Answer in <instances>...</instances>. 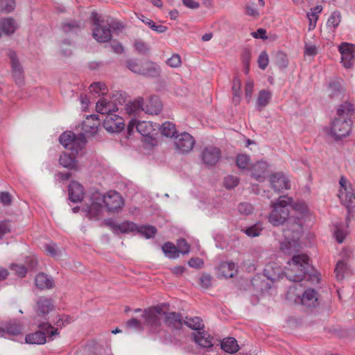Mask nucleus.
Returning a JSON list of instances; mask_svg holds the SVG:
<instances>
[{
    "instance_id": "f257e3e1",
    "label": "nucleus",
    "mask_w": 355,
    "mask_h": 355,
    "mask_svg": "<svg viewBox=\"0 0 355 355\" xmlns=\"http://www.w3.org/2000/svg\"><path fill=\"white\" fill-rule=\"evenodd\" d=\"M293 198L288 196H280L277 202H271L272 210L268 216V221L273 226L283 225L286 220V229L284 230L285 240L281 244V250L288 254L299 251L300 245L299 239L302 232V225L288 218L289 205H291Z\"/></svg>"
},
{
    "instance_id": "f03ea898",
    "label": "nucleus",
    "mask_w": 355,
    "mask_h": 355,
    "mask_svg": "<svg viewBox=\"0 0 355 355\" xmlns=\"http://www.w3.org/2000/svg\"><path fill=\"white\" fill-rule=\"evenodd\" d=\"M354 111L353 105L345 102L337 110L336 116L327 128V133L335 140H340L349 136L353 121L351 119Z\"/></svg>"
},
{
    "instance_id": "7ed1b4c3",
    "label": "nucleus",
    "mask_w": 355,
    "mask_h": 355,
    "mask_svg": "<svg viewBox=\"0 0 355 355\" xmlns=\"http://www.w3.org/2000/svg\"><path fill=\"white\" fill-rule=\"evenodd\" d=\"M309 257L305 254L293 255L291 261L288 262V266L284 270L286 278L291 282H300L305 277H309L313 282H319L320 278L318 273L306 276L309 268Z\"/></svg>"
},
{
    "instance_id": "20e7f679",
    "label": "nucleus",
    "mask_w": 355,
    "mask_h": 355,
    "mask_svg": "<svg viewBox=\"0 0 355 355\" xmlns=\"http://www.w3.org/2000/svg\"><path fill=\"white\" fill-rule=\"evenodd\" d=\"M340 188L337 196L341 204L349 211L355 207V192L351 182L344 176L339 180Z\"/></svg>"
},
{
    "instance_id": "39448f33",
    "label": "nucleus",
    "mask_w": 355,
    "mask_h": 355,
    "mask_svg": "<svg viewBox=\"0 0 355 355\" xmlns=\"http://www.w3.org/2000/svg\"><path fill=\"white\" fill-rule=\"evenodd\" d=\"M92 198L94 200H102L107 211L110 212L118 211L124 205L122 196L115 191H110L103 196L99 192H94L92 193Z\"/></svg>"
},
{
    "instance_id": "423d86ee",
    "label": "nucleus",
    "mask_w": 355,
    "mask_h": 355,
    "mask_svg": "<svg viewBox=\"0 0 355 355\" xmlns=\"http://www.w3.org/2000/svg\"><path fill=\"white\" fill-rule=\"evenodd\" d=\"M40 331L35 333L28 334L26 336L25 340L26 343L42 345L46 341V334L50 336H55L58 334V329L54 328L49 322H42L39 324Z\"/></svg>"
},
{
    "instance_id": "0eeeda50",
    "label": "nucleus",
    "mask_w": 355,
    "mask_h": 355,
    "mask_svg": "<svg viewBox=\"0 0 355 355\" xmlns=\"http://www.w3.org/2000/svg\"><path fill=\"white\" fill-rule=\"evenodd\" d=\"M60 144L71 151L78 153L85 145L86 140L83 135L76 136L72 132H64L60 136Z\"/></svg>"
},
{
    "instance_id": "6e6552de",
    "label": "nucleus",
    "mask_w": 355,
    "mask_h": 355,
    "mask_svg": "<svg viewBox=\"0 0 355 355\" xmlns=\"http://www.w3.org/2000/svg\"><path fill=\"white\" fill-rule=\"evenodd\" d=\"M127 67L133 73L142 75H153L157 72L156 64L148 60H130L127 61Z\"/></svg>"
},
{
    "instance_id": "1a4fd4ad",
    "label": "nucleus",
    "mask_w": 355,
    "mask_h": 355,
    "mask_svg": "<svg viewBox=\"0 0 355 355\" xmlns=\"http://www.w3.org/2000/svg\"><path fill=\"white\" fill-rule=\"evenodd\" d=\"M122 28L119 23H113L110 28L101 25L92 28V36L98 42H106L110 40L112 32L121 31Z\"/></svg>"
},
{
    "instance_id": "9d476101",
    "label": "nucleus",
    "mask_w": 355,
    "mask_h": 355,
    "mask_svg": "<svg viewBox=\"0 0 355 355\" xmlns=\"http://www.w3.org/2000/svg\"><path fill=\"white\" fill-rule=\"evenodd\" d=\"M164 311L162 308L151 307L144 311L142 315L144 324L152 328H157L161 324V319L164 318Z\"/></svg>"
},
{
    "instance_id": "9b49d317",
    "label": "nucleus",
    "mask_w": 355,
    "mask_h": 355,
    "mask_svg": "<svg viewBox=\"0 0 355 355\" xmlns=\"http://www.w3.org/2000/svg\"><path fill=\"white\" fill-rule=\"evenodd\" d=\"M174 143L178 153L185 154L192 150L195 144V139L190 134L183 132L175 137Z\"/></svg>"
},
{
    "instance_id": "f8f14e48",
    "label": "nucleus",
    "mask_w": 355,
    "mask_h": 355,
    "mask_svg": "<svg viewBox=\"0 0 355 355\" xmlns=\"http://www.w3.org/2000/svg\"><path fill=\"white\" fill-rule=\"evenodd\" d=\"M282 269L278 267L275 263H270L266 266L264 269L263 279H261V282H265V279L267 282L265 285H261V288L265 287V288H271L272 286V283H274L276 281L279 280L281 278Z\"/></svg>"
},
{
    "instance_id": "ddd939ff",
    "label": "nucleus",
    "mask_w": 355,
    "mask_h": 355,
    "mask_svg": "<svg viewBox=\"0 0 355 355\" xmlns=\"http://www.w3.org/2000/svg\"><path fill=\"white\" fill-rule=\"evenodd\" d=\"M104 128L110 132H120L124 129V119L118 114H110L103 121Z\"/></svg>"
},
{
    "instance_id": "4468645a",
    "label": "nucleus",
    "mask_w": 355,
    "mask_h": 355,
    "mask_svg": "<svg viewBox=\"0 0 355 355\" xmlns=\"http://www.w3.org/2000/svg\"><path fill=\"white\" fill-rule=\"evenodd\" d=\"M354 46L348 43H342L339 46L341 54V62L345 68H351L354 64Z\"/></svg>"
},
{
    "instance_id": "2eb2a0df",
    "label": "nucleus",
    "mask_w": 355,
    "mask_h": 355,
    "mask_svg": "<svg viewBox=\"0 0 355 355\" xmlns=\"http://www.w3.org/2000/svg\"><path fill=\"white\" fill-rule=\"evenodd\" d=\"M221 155L220 150L214 146L205 147L201 154L204 164L209 166L215 165Z\"/></svg>"
},
{
    "instance_id": "dca6fc26",
    "label": "nucleus",
    "mask_w": 355,
    "mask_h": 355,
    "mask_svg": "<svg viewBox=\"0 0 355 355\" xmlns=\"http://www.w3.org/2000/svg\"><path fill=\"white\" fill-rule=\"evenodd\" d=\"M300 293V297L295 298L300 302L299 304L306 307H315L318 304V293L315 290H304V292Z\"/></svg>"
},
{
    "instance_id": "f3484780",
    "label": "nucleus",
    "mask_w": 355,
    "mask_h": 355,
    "mask_svg": "<svg viewBox=\"0 0 355 355\" xmlns=\"http://www.w3.org/2000/svg\"><path fill=\"white\" fill-rule=\"evenodd\" d=\"M272 188L275 191H282L284 189H291V184L288 179L282 173H275L270 177Z\"/></svg>"
},
{
    "instance_id": "a211bd4d",
    "label": "nucleus",
    "mask_w": 355,
    "mask_h": 355,
    "mask_svg": "<svg viewBox=\"0 0 355 355\" xmlns=\"http://www.w3.org/2000/svg\"><path fill=\"white\" fill-rule=\"evenodd\" d=\"M108 225L110 227L112 230L115 234H128L130 232H134L137 230V225L130 221H124L121 223H117L114 221H110L107 223Z\"/></svg>"
},
{
    "instance_id": "6ab92c4d",
    "label": "nucleus",
    "mask_w": 355,
    "mask_h": 355,
    "mask_svg": "<svg viewBox=\"0 0 355 355\" xmlns=\"http://www.w3.org/2000/svg\"><path fill=\"white\" fill-rule=\"evenodd\" d=\"M69 198L73 202H80L85 195V189L81 184L71 181L68 187Z\"/></svg>"
},
{
    "instance_id": "aec40b11",
    "label": "nucleus",
    "mask_w": 355,
    "mask_h": 355,
    "mask_svg": "<svg viewBox=\"0 0 355 355\" xmlns=\"http://www.w3.org/2000/svg\"><path fill=\"white\" fill-rule=\"evenodd\" d=\"M22 332L21 324L16 320H10L6 324L3 328L0 329V337L7 336H17Z\"/></svg>"
},
{
    "instance_id": "412c9836",
    "label": "nucleus",
    "mask_w": 355,
    "mask_h": 355,
    "mask_svg": "<svg viewBox=\"0 0 355 355\" xmlns=\"http://www.w3.org/2000/svg\"><path fill=\"white\" fill-rule=\"evenodd\" d=\"M159 124L150 121H139L136 125L137 131L144 137H152L159 128Z\"/></svg>"
},
{
    "instance_id": "4be33fe9",
    "label": "nucleus",
    "mask_w": 355,
    "mask_h": 355,
    "mask_svg": "<svg viewBox=\"0 0 355 355\" xmlns=\"http://www.w3.org/2000/svg\"><path fill=\"white\" fill-rule=\"evenodd\" d=\"M96 110L97 112L107 116L110 114H115L118 111V107L114 102L101 98L96 103Z\"/></svg>"
},
{
    "instance_id": "5701e85b",
    "label": "nucleus",
    "mask_w": 355,
    "mask_h": 355,
    "mask_svg": "<svg viewBox=\"0 0 355 355\" xmlns=\"http://www.w3.org/2000/svg\"><path fill=\"white\" fill-rule=\"evenodd\" d=\"M193 340L202 348H211L214 338L205 331H198L193 334Z\"/></svg>"
},
{
    "instance_id": "b1692460",
    "label": "nucleus",
    "mask_w": 355,
    "mask_h": 355,
    "mask_svg": "<svg viewBox=\"0 0 355 355\" xmlns=\"http://www.w3.org/2000/svg\"><path fill=\"white\" fill-rule=\"evenodd\" d=\"M164 318L166 324L171 329L178 330L182 327L183 321L180 313L164 311Z\"/></svg>"
},
{
    "instance_id": "393cba45",
    "label": "nucleus",
    "mask_w": 355,
    "mask_h": 355,
    "mask_svg": "<svg viewBox=\"0 0 355 355\" xmlns=\"http://www.w3.org/2000/svg\"><path fill=\"white\" fill-rule=\"evenodd\" d=\"M144 112L148 114H158L162 108V104L157 96L150 97L146 104L144 103Z\"/></svg>"
},
{
    "instance_id": "a878e982",
    "label": "nucleus",
    "mask_w": 355,
    "mask_h": 355,
    "mask_svg": "<svg viewBox=\"0 0 355 355\" xmlns=\"http://www.w3.org/2000/svg\"><path fill=\"white\" fill-rule=\"evenodd\" d=\"M237 273V268L233 262H223L218 268V274L221 277H233Z\"/></svg>"
},
{
    "instance_id": "bb28decb",
    "label": "nucleus",
    "mask_w": 355,
    "mask_h": 355,
    "mask_svg": "<svg viewBox=\"0 0 355 355\" xmlns=\"http://www.w3.org/2000/svg\"><path fill=\"white\" fill-rule=\"evenodd\" d=\"M54 309V306L51 301L46 298H40L35 306V311L38 316L45 318L46 315Z\"/></svg>"
},
{
    "instance_id": "cd10ccee",
    "label": "nucleus",
    "mask_w": 355,
    "mask_h": 355,
    "mask_svg": "<svg viewBox=\"0 0 355 355\" xmlns=\"http://www.w3.org/2000/svg\"><path fill=\"white\" fill-rule=\"evenodd\" d=\"M99 125L100 122L98 116L96 115H91L83 121L82 129L86 134L94 135L96 132Z\"/></svg>"
},
{
    "instance_id": "c85d7f7f",
    "label": "nucleus",
    "mask_w": 355,
    "mask_h": 355,
    "mask_svg": "<svg viewBox=\"0 0 355 355\" xmlns=\"http://www.w3.org/2000/svg\"><path fill=\"white\" fill-rule=\"evenodd\" d=\"M125 112L130 115H137L144 112V99L141 97H138L132 101H130L125 105Z\"/></svg>"
},
{
    "instance_id": "c756f323",
    "label": "nucleus",
    "mask_w": 355,
    "mask_h": 355,
    "mask_svg": "<svg viewBox=\"0 0 355 355\" xmlns=\"http://www.w3.org/2000/svg\"><path fill=\"white\" fill-rule=\"evenodd\" d=\"M8 56L10 60L14 76L18 80V83H19L21 82L23 78V69L17 58L15 52L10 51Z\"/></svg>"
},
{
    "instance_id": "7c9ffc66",
    "label": "nucleus",
    "mask_w": 355,
    "mask_h": 355,
    "mask_svg": "<svg viewBox=\"0 0 355 355\" xmlns=\"http://www.w3.org/2000/svg\"><path fill=\"white\" fill-rule=\"evenodd\" d=\"M78 153L71 151V155L63 153L59 159V162L61 166L69 169L77 168V161L76 160L75 155Z\"/></svg>"
},
{
    "instance_id": "2f4dec72",
    "label": "nucleus",
    "mask_w": 355,
    "mask_h": 355,
    "mask_svg": "<svg viewBox=\"0 0 355 355\" xmlns=\"http://www.w3.org/2000/svg\"><path fill=\"white\" fill-rule=\"evenodd\" d=\"M35 282L37 288H52L54 286L53 279L44 272L39 273Z\"/></svg>"
},
{
    "instance_id": "473e14b6",
    "label": "nucleus",
    "mask_w": 355,
    "mask_h": 355,
    "mask_svg": "<svg viewBox=\"0 0 355 355\" xmlns=\"http://www.w3.org/2000/svg\"><path fill=\"white\" fill-rule=\"evenodd\" d=\"M268 168L266 162H258L252 166V175L258 181L261 182Z\"/></svg>"
},
{
    "instance_id": "72a5a7b5",
    "label": "nucleus",
    "mask_w": 355,
    "mask_h": 355,
    "mask_svg": "<svg viewBox=\"0 0 355 355\" xmlns=\"http://www.w3.org/2000/svg\"><path fill=\"white\" fill-rule=\"evenodd\" d=\"M220 347L227 353L234 354L239 351L237 340L233 337L224 338L220 343Z\"/></svg>"
},
{
    "instance_id": "f704fd0d",
    "label": "nucleus",
    "mask_w": 355,
    "mask_h": 355,
    "mask_svg": "<svg viewBox=\"0 0 355 355\" xmlns=\"http://www.w3.org/2000/svg\"><path fill=\"white\" fill-rule=\"evenodd\" d=\"M101 202L102 200H94L92 196H91V203L87 207V209H85L87 216L89 218H96L99 215L102 209Z\"/></svg>"
},
{
    "instance_id": "c9c22d12",
    "label": "nucleus",
    "mask_w": 355,
    "mask_h": 355,
    "mask_svg": "<svg viewBox=\"0 0 355 355\" xmlns=\"http://www.w3.org/2000/svg\"><path fill=\"white\" fill-rule=\"evenodd\" d=\"M0 26L3 34H12L16 29V24L15 20L11 17L0 19Z\"/></svg>"
},
{
    "instance_id": "e433bc0d",
    "label": "nucleus",
    "mask_w": 355,
    "mask_h": 355,
    "mask_svg": "<svg viewBox=\"0 0 355 355\" xmlns=\"http://www.w3.org/2000/svg\"><path fill=\"white\" fill-rule=\"evenodd\" d=\"M336 278L338 281H342L350 273L349 268L343 261H338L334 270Z\"/></svg>"
},
{
    "instance_id": "4c0bfd02",
    "label": "nucleus",
    "mask_w": 355,
    "mask_h": 355,
    "mask_svg": "<svg viewBox=\"0 0 355 355\" xmlns=\"http://www.w3.org/2000/svg\"><path fill=\"white\" fill-rule=\"evenodd\" d=\"M272 98V93L265 89L259 92L257 99V105L260 108L267 106Z\"/></svg>"
},
{
    "instance_id": "58836bf2",
    "label": "nucleus",
    "mask_w": 355,
    "mask_h": 355,
    "mask_svg": "<svg viewBox=\"0 0 355 355\" xmlns=\"http://www.w3.org/2000/svg\"><path fill=\"white\" fill-rule=\"evenodd\" d=\"M184 323L188 327L198 331H200L204 327V323L199 317L186 318V320H184Z\"/></svg>"
},
{
    "instance_id": "ea45409f",
    "label": "nucleus",
    "mask_w": 355,
    "mask_h": 355,
    "mask_svg": "<svg viewBox=\"0 0 355 355\" xmlns=\"http://www.w3.org/2000/svg\"><path fill=\"white\" fill-rule=\"evenodd\" d=\"M162 250L165 254L170 259H175L179 257V251L173 243L166 242L162 245Z\"/></svg>"
},
{
    "instance_id": "a19ab883",
    "label": "nucleus",
    "mask_w": 355,
    "mask_h": 355,
    "mask_svg": "<svg viewBox=\"0 0 355 355\" xmlns=\"http://www.w3.org/2000/svg\"><path fill=\"white\" fill-rule=\"evenodd\" d=\"M236 166L243 170H250L252 164L250 157L246 154H239L236 158Z\"/></svg>"
},
{
    "instance_id": "79ce46f5",
    "label": "nucleus",
    "mask_w": 355,
    "mask_h": 355,
    "mask_svg": "<svg viewBox=\"0 0 355 355\" xmlns=\"http://www.w3.org/2000/svg\"><path fill=\"white\" fill-rule=\"evenodd\" d=\"M255 6L260 8H263L265 6V3L263 0H257V3H250L248 4L246 6L245 10H246V14L249 16L254 17H258L259 16V11L258 8H255Z\"/></svg>"
},
{
    "instance_id": "37998d69",
    "label": "nucleus",
    "mask_w": 355,
    "mask_h": 355,
    "mask_svg": "<svg viewBox=\"0 0 355 355\" xmlns=\"http://www.w3.org/2000/svg\"><path fill=\"white\" fill-rule=\"evenodd\" d=\"M161 132L166 137H173L177 132L175 125L171 121H166L162 123Z\"/></svg>"
},
{
    "instance_id": "c03bdc74",
    "label": "nucleus",
    "mask_w": 355,
    "mask_h": 355,
    "mask_svg": "<svg viewBox=\"0 0 355 355\" xmlns=\"http://www.w3.org/2000/svg\"><path fill=\"white\" fill-rule=\"evenodd\" d=\"M141 21L144 24H147L152 30L158 33H165L168 30V28L166 26L161 24L157 25L153 20L144 16H142Z\"/></svg>"
},
{
    "instance_id": "a18cd8bd",
    "label": "nucleus",
    "mask_w": 355,
    "mask_h": 355,
    "mask_svg": "<svg viewBox=\"0 0 355 355\" xmlns=\"http://www.w3.org/2000/svg\"><path fill=\"white\" fill-rule=\"evenodd\" d=\"M341 21V15L339 11H334L329 17L327 26L334 29L336 28Z\"/></svg>"
},
{
    "instance_id": "49530a36",
    "label": "nucleus",
    "mask_w": 355,
    "mask_h": 355,
    "mask_svg": "<svg viewBox=\"0 0 355 355\" xmlns=\"http://www.w3.org/2000/svg\"><path fill=\"white\" fill-rule=\"evenodd\" d=\"M137 232L145 236L147 239L154 236L157 232V230L155 227L151 225H143L137 226Z\"/></svg>"
},
{
    "instance_id": "de8ad7c7",
    "label": "nucleus",
    "mask_w": 355,
    "mask_h": 355,
    "mask_svg": "<svg viewBox=\"0 0 355 355\" xmlns=\"http://www.w3.org/2000/svg\"><path fill=\"white\" fill-rule=\"evenodd\" d=\"M263 230V225L261 223H257L254 225L248 227L245 230V233L252 237L258 236L260 235L261 231Z\"/></svg>"
},
{
    "instance_id": "09e8293b",
    "label": "nucleus",
    "mask_w": 355,
    "mask_h": 355,
    "mask_svg": "<svg viewBox=\"0 0 355 355\" xmlns=\"http://www.w3.org/2000/svg\"><path fill=\"white\" fill-rule=\"evenodd\" d=\"M15 8V0H0V9L1 12L9 13L12 12Z\"/></svg>"
},
{
    "instance_id": "8fccbe9b",
    "label": "nucleus",
    "mask_w": 355,
    "mask_h": 355,
    "mask_svg": "<svg viewBox=\"0 0 355 355\" xmlns=\"http://www.w3.org/2000/svg\"><path fill=\"white\" fill-rule=\"evenodd\" d=\"M89 89L91 92H94L99 95H104L107 92L106 85L104 83L99 82L92 84Z\"/></svg>"
},
{
    "instance_id": "3c124183",
    "label": "nucleus",
    "mask_w": 355,
    "mask_h": 355,
    "mask_svg": "<svg viewBox=\"0 0 355 355\" xmlns=\"http://www.w3.org/2000/svg\"><path fill=\"white\" fill-rule=\"evenodd\" d=\"M177 248L178 249L179 254L182 253L183 254H188L190 251V245L184 239H180L178 240Z\"/></svg>"
},
{
    "instance_id": "603ef678",
    "label": "nucleus",
    "mask_w": 355,
    "mask_h": 355,
    "mask_svg": "<svg viewBox=\"0 0 355 355\" xmlns=\"http://www.w3.org/2000/svg\"><path fill=\"white\" fill-rule=\"evenodd\" d=\"M182 63L181 58L179 54H173L167 60L166 64L173 68H178L180 67Z\"/></svg>"
},
{
    "instance_id": "864d4df0",
    "label": "nucleus",
    "mask_w": 355,
    "mask_h": 355,
    "mask_svg": "<svg viewBox=\"0 0 355 355\" xmlns=\"http://www.w3.org/2000/svg\"><path fill=\"white\" fill-rule=\"evenodd\" d=\"M10 268L12 271H13L16 275H17L20 277H24L27 273V268L24 267L23 265L19 264H11Z\"/></svg>"
},
{
    "instance_id": "5fc2aeb1",
    "label": "nucleus",
    "mask_w": 355,
    "mask_h": 355,
    "mask_svg": "<svg viewBox=\"0 0 355 355\" xmlns=\"http://www.w3.org/2000/svg\"><path fill=\"white\" fill-rule=\"evenodd\" d=\"M257 62L259 67L263 70H264L268 67L269 58L268 55L266 51H262L260 53Z\"/></svg>"
},
{
    "instance_id": "6e6d98bb",
    "label": "nucleus",
    "mask_w": 355,
    "mask_h": 355,
    "mask_svg": "<svg viewBox=\"0 0 355 355\" xmlns=\"http://www.w3.org/2000/svg\"><path fill=\"white\" fill-rule=\"evenodd\" d=\"M239 184L237 177L233 175H227L224 179V185L227 189H232L236 187Z\"/></svg>"
},
{
    "instance_id": "4d7b16f0",
    "label": "nucleus",
    "mask_w": 355,
    "mask_h": 355,
    "mask_svg": "<svg viewBox=\"0 0 355 355\" xmlns=\"http://www.w3.org/2000/svg\"><path fill=\"white\" fill-rule=\"evenodd\" d=\"M298 290H288L286 295V300L288 301V303H294V304H298V301L295 300L296 297H300L301 293H297ZM302 291V290H300Z\"/></svg>"
},
{
    "instance_id": "13d9d810",
    "label": "nucleus",
    "mask_w": 355,
    "mask_h": 355,
    "mask_svg": "<svg viewBox=\"0 0 355 355\" xmlns=\"http://www.w3.org/2000/svg\"><path fill=\"white\" fill-rule=\"evenodd\" d=\"M254 90V83L251 80H248L245 83V96L247 100V102L249 103L251 101L252 93Z\"/></svg>"
},
{
    "instance_id": "bf43d9fd",
    "label": "nucleus",
    "mask_w": 355,
    "mask_h": 355,
    "mask_svg": "<svg viewBox=\"0 0 355 355\" xmlns=\"http://www.w3.org/2000/svg\"><path fill=\"white\" fill-rule=\"evenodd\" d=\"M241 86V83L240 79L238 77H234L232 81V92L234 95V100L235 99V98H239Z\"/></svg>"
},
{
    "instance_id": "052dcab7",
    "label": "nucleus",
    "mask_w": 355,
    "mask_h": 355,
    "mask_svg": "<svg viewBox=\"0 0 355 355\" xmlns=\"http://www.w3.org/2000/svg\"><path fill=\"white\" fill-rule=\"evenodd\" d=\"M239 211L244 215H249L252 213L253 207L248 202H241L238 206Z\"/></svg>"
},
{
    "instance_id": "680f3d73",
    "label": "nucleus",
    "mask_w": 355,
    "mask_h": 355,
    "mask_svg": "<svg viewBox=\"0 0 355 355\" xmlns=\"http://www.w3.org/2000/svg\"><path fill=\"white\" fill-rule=\"evenodd\" d=\"M318 53V47L311 44L306 43L304 46V55L315 56Z\"/></svg>"
},
{
    "instance_id": "e2e57ef3",
    "label": "nucleus",
    "mask_w": 355,
    "mask_h": 355,
    "mask_svg": "<svg viewBox=\"0 0 355 355\" xmlns=\"http://www.w3.org/2000/svg\"><path fill=\"white\" fill-rule=\"evenodd\" d=\"M200 285L202 287H204L205 288H207L212 286L211 282H212V277L210 275L204 273L202 275L200 279Z\"/></svg>"
},
{
    "instance_id": "0e129e2a",
    "label": "nucleus",
    "mask_w": 355,
    "mask_h": 355,
    "mask_svg": "<svg viewBox=\"0 0 355 355\" xmlns=\"http://www.w3.org/2000/svg\"><path fill=\"white\" fill-rule=\"evenodd\" d=\"M125 326L128 329H135L137 330L142 329L141 322L136 318H132L128 320L125 323Z\"/></svg>"
},
{
    "instance_id": "69168bd1",
    "label": "nucleus",
    "mask_w": 355,
    "mask_h": 355,
    "mask_svg": "<svg viewBox=\"0 0 355 355\" xmlns=\"http://www.w3.org/2000/svg\"><path fill=\"white\" fill-rule=\"evenodd\" d=\"M306 16L309 21V30L312 31L316 27V24L318 20V15L312 14L309 12H307Z\"/></svg>"
},
{
    "instance_id": "338daca9",
    "label": "nucleus",
    "mask_w": 355,
    "mask_h": 355,
    "mask_svg": "<svg viewBox=\"0 0 355 355\" xmlns=\"http://www.w3.org/2000/svg\"><path fill=\"white\" fill-rule=\"evenodd\" d=\"M135 47L139 53L144 54L149 51L148 45L141 40H138L135 42Z\"/></svg>"
},
{
    "instance_id": "774afa93",
    "label": "nucleus",
    "mask_w": 355,
    "mask_h": 355,
    "mask_svg": "<svg viewBox=\"0 0 355 355\" xmlns=\"http://www.w3.org/2000/svg\"><path fill=\"white\" fill-rule=\"evenodd\" d=\"M290 206H292L293 209H295L297 211H300L301 213H305L308 210L307 205L304 202L297 201V202L293 203V201Z\"/></svg>"
}]
</instances>
